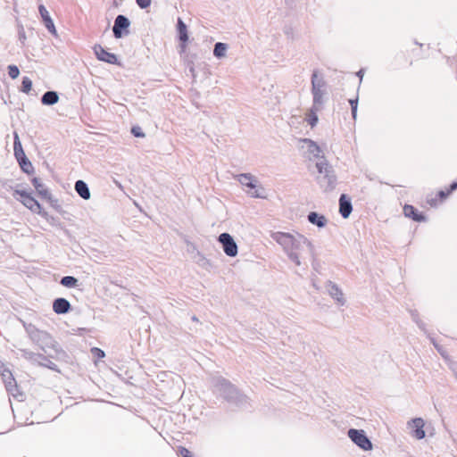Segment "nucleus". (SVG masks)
I'll list each match as a JSON object with an SVG mask.
<instances>
[{
	"label": "nucleus",
	"instance_id": "1",
	"mask_svg": "<svg viewBox=\"0 0 457 457\" xmlns=\"http://www.w3.org/2000/svg\"><path fill=\"white\" fill-rule=\"evenodd\" d=\"M324 82L318 79L317 72H313L312 77V92L313 95V104L312 107L306 113L305 120L311 127H314L318 122L317 112L320 111L322 105V87Z\"/></svg>",
	"mask_w": 457,
	"mask_h": 457
},
{
	"label": "nucleus",
	"instance_id": "2",
	"mask_svg": "<svg viewBox=\"0 0 457 457\" xmlns=\"http://www.w3.org/2000/svg\"><path fill=\"white\" fill-rule=\"evenodd\" d=\"M272 238L287 252H293L299 247L300 240H303L304 237L302 235L297 234L298 238L294 235L285 232H275L271 235Z\"/></svg>",
	"mask_w": 457,
	"mask_h": 457
},
{
	"label": "nucleus",
	"instance_id": "3",
	"mask_svg": "<svg viewBox=\"0 0 457 457\" xmlns=\"http://www.w3.org/2000/svg\"><path fill=\"white\" fill-rule=\"evenodd\" d=\"M13 195L31 212L41 213L42 207L31 194H29L24 190H14Z\"/></svg>",
	"mask_w": 457,
	"mask_h": 457
},
{
	"label": "nucleus",
	"instance_id": "4",
	"mask_svg": "<svg viewBox=\"0 0 457 457\" xmlns=\"http://www.w3.org/2000/svg\"><path fill=\"white\" fill-rule=\"evenodd\" d=\"M348 436L362 450L370 451L372 449V444L366 436L363 430L351 428L348 430Z\"/></svg>",
	"mask_w": 457,
	"mask_h": 457
},
{
	"label": "nucleus",
	"instance_id": "5",
	"mask_svg": "<svg viewBox=\"0 0 457 457\" xmlns=\"http://www.w3.org/2000/svg\"><path fill=\"white\" fill-rule=\"evenodd\" d=\"M451 194L449 188L439 190L436 193H431L427 195L426 206L436 208L439 204L444 203Z\"/></svg>",
	"mask_w": 457,
	"mask_h": 457
},
{
	"label": "nucleus",
	"instance_id": "6",
	"mask_svg": "<svg viewBox=\"0 0 457 457\" xmlns=\"http://www.w3.org/2000/svg\"><path fill=\"white\" fill-rule=\"evenodd\" d=\"M219 241L221 243L223 250L228 256L235 257L237 254V245L229 234H220Z\"/></svg>",
	"mask_w": 457,
	"mask_h": 457
},
{
	"label": "nucleus",
	"instance_id": "7",
	"mask_svg": "<svg viewBox=\"0 0 457 457\" xmlns=\"http://www.w3.org/2000/svg\"><path fill=\"white\" fill-rule=\"evenodd\" d=\"M129 25L130 23L127 17L124 15H118L112 28L114 37L116 38H120L123 35L128 34Z\"/></svg>",
	"mask_w": 457,
	"mask_h": 457
},
{
	"label": "nucleus",
	"instance_id": "8",
	"mask_svg": "<svg viewBox=\"0 0 457 457\" xmlns=\"http://www.w3.org/2000/svg\"><path fill=\"white\" fill-rule=\"evenodd\" d=\"M238 181L245 187H248L247 193L253 197H261L262 194L259 193V189L256 188L253 177L250 174H240L238 176Z\"/></svg>",
	"mask_w": 457,
	"mask_h": 457
},
{
	"label": "nucleus",
	"instance_id": "9",
	"mask_svg": "<svg viewBox=\"0 0 457 457\" xmlns=\"http://www.w3.org/2000/svg\"><path fill=\"white\" fill-rule=\"evenodd\" d=\"M94 52L97 59L107 63L114 64L117 62V57L114 54L106 51L102 46L96 45Z\"/></svg>",
	"mask_w": 457,
	"mask_h": 457
},
{
	"label": "nucleus",
	"instance_id": "10",
	"mask_svg": "<svg viewBox=\"0 0 457 457\" xmlns=\"http://www.w3.org/2000/svg\"><path fill=\"white\" fill-rule=\"evenodd\" d=\"M403 214L406 218L411 219L417 222H423L426 220V216L419 212L413 205L411 204H404L403 207Z\"/></svg>",
	"mask_w": 457,
	"mask_h": 457
},
{
	"label": "nucleus",
	"instance_id": "11",
	"mask_svg": "<svg viewBox=\"0 0 457 457\" xmlns=\"http://www.w3.org/2000/svg\"><path fill=\"white\" fill-rule=\"evenodd\" d=\"M38 10H39V13L41 15V18L45 23V26L46 27V29L54 35H56V29H55V27H54V24L49 15V12L48 11L46 10V8L43 5V4H40L39 7H38Z\"/></svg>",
	"mask_w": 457,
	"mask_h": 457
},
{
	"label": "nucleus",
	"instance_id": "12",
	"mask_svg": "<svg viewBox=\"0 0 457 457\" xmlns=\"http://www.w3.org/2000/svg\"><path fill=\"white\" fill-rule=\"evenodd\" d=\"M71 304L64 298H57L53 303V310L57 314H63L70 311Z\"/></svg>",
	"mask_w": 457,
	"mask_h": 457
},
{
	"label": "nucleus",
	"instance_id": "13",
	"mask_svg": "<svg viewBox=\"0 0 457 457\" xmlns=\"http://www.w3.org/2000/svg\"><path fill=\"white\" fill-rule=\"evenodd\" d=\"M424 421L420 418H416L411 421V427L413 428V436L417 439H422L425 436Z\"/></svg>",
	"mask_w": 457,
	"mask_h": 457
},
{
	"label": "nucleus",
	"instance_id": "14",
	"mask_svg": "<svg viewBox=\"0 0 457 457\" xmlns=\"http://www.w3.org/2000/svg\"><path fill=\"white\" fill-rule=\"evenodd\" d=\"M353 210L352 204L346 199L345 195H342L339 199V212L344 218H348Z\"/></svg>",
	"mask_w": 457,
	"mask_h": 457
},
{
	"label": "nucleus",
	"instance_id": "15",
	"mask_svg": "<svg viewBox=\"0 0 457 457\" xmlns=\"http://www.w3.org/2000/svg\"><path fill=\"white\" fill-rule=\"evenodd\" d=\"M177 29L179 33V38L182 43L183 49H185L188 40L187 28L180 18L178 19Z\"/></svg>",
	"mask_w": 457,
	"mask_h": 457
},
{
	"label": "nucleus",
	"instance_id": "16",
	"mask_svg": "<svg viewBox=\"0 0 457 457\" xmlns=\"http://www.w3.org/2000/svg\"><path fill=\"white\" fill-rule=\"evenodd\" d=\"M75 189L79 196H81L83 199L87 200L90 197L89 189L84 181L78 180L75 183Z\"/></svg>",
	"mask_w": 457,
	"mask_h": 457
},
{
	"label": "nucleus",
	"instance_id": "17",
	"mask_svg": "<svg viewBox=\"0 0 457 457\" xmlns=\"http://www.w3.org/2000/svg\"><path fill=\"white\" fill-rule=\"evenodd\" d=\"M58 100L59 96L56 92L54 91H48L45 93L41 99L42 104L46 105L54 104L58 102Z\"/></svg>",
	"mask_w": 457,
	"mask_h": 457
},
{
	"label": "nucleus",
	"instance_id": "18",
	"mask_svg": "<svg viewBox=\"0 0 457 457\" xmlns=\"http://www.w3.org/2000/svg\"><path fill=\"white\" fill-rule=\"evenodd\" d=\"M308 220L311 223L315 224L320 228H322L326 225V218L322 215H319L316 212H311L308 215Z\"/></svg>",
	"mask_w": 457,
	"mask_h": 457
},
{
	"label": "nucleus",
	"instance_id": "19",
	"mask_svg": "<svg viewBox=\"0 0 457 457\" xmlns=\"http://www.w3.org/2000/svg\"><path fill=\"white\" fill-rule=\"evenodd\" d=\"M13 150L17 160L26 157V154L22 149L21 143L17 134H15L14 136Z\"/></svg>",
	"mask_w": 457,
	"mask_h": 457
},
{
	"label": "nucleus",
	"instance_id": "20",
	"mask_svg": "<svg viewBox=\"0 0 457 457\" xmlns=\"http://www.w3.org/2000/svg\"><path fill=\"white\" fill-rule=\"evenodd\" d=\"M17 161L19 162V164L24 172H26L27 174H32L34 172L32 163L27 157H23Z\"/></svg>",
	"mask_w": 457,
	"mask_h": 457
},
{
	"label": "nucleus",
	"instance_id": "21",
	"mask_svg": "<svg viewBox=\"0 0 457 457\" xmlns=\"http://www.w3.org/2000/svg\"><path fill=\"white\" fill-rule=\"evenodd\" d=\"M3 379L5 383L7 390H11L12 387L15 385V380L12 377V374L10 370H5L2 374Z\"/></svg>",
	"mask_w": 457,
	"mask_h": 457
},
{
	"label": "nucleus",
	"instance_id": "22",
	"mask_svg": "<svg viewBox=\"0 0 457 457\" xmlns=\"http://www.w3.org/2000/svg\"><path fill=\"white\" fill-rule=\"evenodd\" d=\"M227 45L224 43H217L214 46L213 54L216 57L220 58L225 55Z\"/></svg>",
	"mask_w": 457,
	"mask_h": 457
},
{
	"label": "nucleus",
	"instance_id": "23",
	"mask_svg": "<svg viewBox=\"0 0 457 457\" xmlns=\"http://www.w3.org/2000/svg\"><path fill=\"white\" fill-rule=\"evenodd\" d=\"M61 284L67 287H72L76 286L77 278L71 276H66L62 278Z\"/></svg>",
	"mask_w": 457,
	"mask_h": 457
},
{
	"label": "nucleus",
	"instance_id": "24",
	"mask_svg": "<svg viewBox=\"0 0 457 457\" xmlns=\"http://www.w3.org/2000/svg\"><path fill=\"white\" fill-rule=\"evenodd\" d=\"M22 91L24 93H29L32 88V81L28 77H24L21 82Z\"/></svg>",
	"mask_w": 457,
	"mask_h": 457
},
{
	"label": "nucleus",
	"instance_id": "25",
	"mask_svg": "<svg viewBox=\"0 0 457 457\" xmlns=\"http://www.w3.org/2000/svg\"><path fill=\"white\" fill-rule=\"evenodd\" d=\"M331 295H333V296H334V297H335L338 302H343V300H344V294L342 293V291H341L338 287H337L333 286V287H332Z\"/></svg>",
	"mask_w": 457,
	"mask_h": 457
},
{
	"label": "nucleus",
	"instance_id": "26",
	"mask_svg": "<svg viewBox=\"0 0 457 457\" xmlns=\"http://www.w3.org/2000/svg\"><path fill=\"white\" fill-rule=\"evenodd\" d=\"M8 74L12 79H14L18 78V76L20 74V71H19L18 67L15 65H9L8 66Z\"/></svg>",
	"mask_w": 457,
	"mask_h": 457
},
{
	"label": "nucleus",
	"instance_id": "27",
	"mask_svg": "<svg viewBox=\"0 0 457 457\" xmlns=\"http://www.w3.org/2000/svg\"><path fill=\"white\" fill-rule=\"evenodd\" d=\"M91 353L97 360L103 359L105 356L104 352L98 347H93Z\"/></svg>",
	"mask_w": 457,
	"mask_h": 457
},
{
	"label": "nucleus",
	"instance_id": "28",
	"mask_svg": "<svg viewBox=\"0 0 457 457\" xmlns=\"http://www.w3.org/2000/svg\"><path fill=\"white\" fill-rule=\"evenodd\" d=\"M316 167L320 173L328 172V163L326 162H317Z\"/></svg>",
	"mask_w": 457,
	"mask_h": 457
},
{
	"label": "nucleus",
	"instance_id": "29",
	"mask_svg": "<svg viewBox=\"0 0 457 457\" xmlns=\"http://www.w3.org/2000/svg\"><path fill=\"white\" fill-rule=\"evenodd\" d=\"M131 133L136 137H145V133L142 132V129L140 127H133L131 129Z\"/></svg>",
	"mask_w": 457,
	"mask_h": 457
},
{
	"label": "nucleus",
	"instance_id": "30",
	"mask_svg": "<svg viewBox=\"0 0 457 457\" xmlns=\"http://www.w3.org/2000/svg\"><path fill=\"white\" fill-rule=\"evenodd\" d=\"M349 103H350L351 107H352L353 117L355 119L356 112H357L358 101H357V99H351L349 101Z\"/></svg>",
	"mask_w": 457,
	"mask_h": 457
},
{
	"label": "nucleus",
	"instance_id": "31",
	"mask_svg": "<svg viewBox=\"0 0 457 457\" xmlns=\"http://www.w3.org/2000/svg\"><path fill=\"white\" fill-rule=\"evenodd\" d=\"M179 451L182 457H194L192 453L186 447L181 446Z\"/></svg>",
	"mask_w": 457,
	"mask_h": 457
},
{
	"label": "nucleus",
	"instance_id": "32",
	"mask_svg": "<svg viewBox=\"0 0 457 457\" xmlns=\"http://www.w3.org/2000/svg\"><path fill=\"white\" fill-rule=\"evenodd\" d=\"M152 0H137V4L141 8H146L150 5Z\"/></svg>",
	"mask_w": 457,
	"mask_h": 457
},
{
	"label": "nucleus",
	"instance_id": "33",
	"mask_svg": "<svg viewBox=\"0 0 457 457\" xmlns=\"http://www.w3.org/2000/svg\"><path fill=\"white\" fill-rule=\"evenodd\" d=\"M32 184L34 186V187L40 193L42 194V192L40 191V187H42L39 179L37 178H34L32 179Z\"/></svg>",
	"mask_w": 457,
	"mask_h": 457
},
{
	"label": "nucleus",
	"instance_id": "34",
	"mask_svg": "<svg viewBox=\"0 0 457 457\" xmlns=\"http://www.w3.org/2000/svg\"><path fill=\"white\" fill-rule=\"evenodd\" d=\"M450 192L453 193L454 190L457 189V180L450 185L448 187Z\"/></svg>",
	"mask_w": 457,
	"mask_h": 457
},
{
	"label": "nucleus",
	"instance_id": "35",
	"mask_svg": "<svg viewBox=\"0 0 457 457\" xmlns=\"http://www.w3.org/2000/svg\"><path fill=\"white\" fill-rule=\"evenodd\" d=\"M310 142H311V144H312V146H314L316 149H319V147H318V145H315V144H314L313 142H312V141H310Z\"/></svg>",
	"mask_w": 457,
	"mask_h": 457
}]
</instances>
